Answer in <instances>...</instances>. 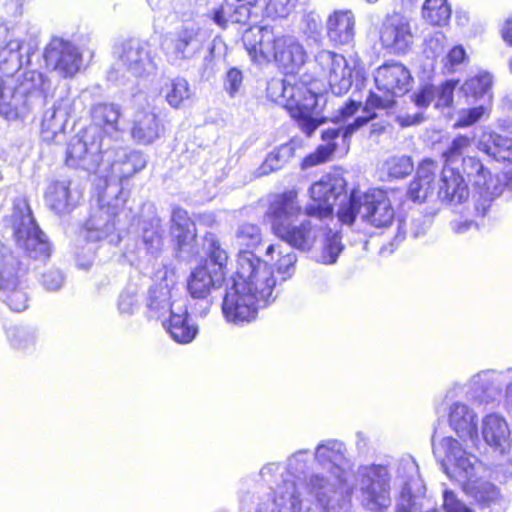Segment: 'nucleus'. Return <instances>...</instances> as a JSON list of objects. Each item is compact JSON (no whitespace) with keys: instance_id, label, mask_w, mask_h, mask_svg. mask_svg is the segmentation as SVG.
Wrapping results in <instances>:
<instances>
[{"instance_id":"obj_31","label":"nucleus","mask_w":512,"mask_h":512,"mask_svg":"<svg viewBox=\"0 0 512 512\" xmlns=\"http://www.w3.org/2000/svg\"><path fill=\"white\" fill-rule=\"evenodd\" d=\"M91 116L93 123L89 127L99 129V138L111 146L117 142L118 119L120 110L117 105L98 103L92 107Z\"/></svg>"},{"instance_id":"obj_49","label":"nucleus","mask_w":512,"mask_h":512,"mask_svg":"<svg viewBox=\"0 0 512 512\" xmlns=\"http://www.w3.org/2000/svg\"><path fill=\"white\" fill-rule=\"evenodd\" d=\"M164 91L167 103L176 109L180 108L192 95L190 85L183 77L172 79L166 84Z\"/></svg>"},{"instance_id":"obj_17","label":"nucleus","mask_w":512,"mask_h":512,"mask_svg":"<svg viewBox=\"0 0 512 512\" xmlns=\"http://www.w3.org/2000/svg\"><path fill=\"white\" fill-rule=\"evenodd\" d=\"M512 383V367L486 369L474 374L468 382L466 395L479 404L499 403L503 391Z\"/></svg>"},{"instance_id":"obj_16","label":"nucleus","mask_w":512,"mask_h":512,"mask_svg":"<svg viewBox=\"0 0 512 512\" xmlns=\"http://www.w3.org/2000/svg\"><path fill=\"white\" fill-rule=\"evenodd\" d=\"M43 75L36 71L26 73L25 81L15 90L7 89L0 98V115L11 121L25 118L32 108V99L41 95Z\"/></svg>"},{"instance_id":"obj_5","label":"nucleus","mask_w":512,"mask_h":512,"mask_svg":"<svg viewBox=\"0 0 512 512\" xmlns=\"http://www.w3.org/2000/svg\"><path fill=\"white\" fill-rule=\"evenodd\" d=\"M259 39L249 42V34L244 36L245 47L255 62H268L274 59L286 73L296 72L306 62L307 54L303 46L293 36L275 38L268 28L258 30Z\"/></svg>"},{"instance_id":"obj_64","label":"nucleus","mask_w":512,"mask_h":512,"mask_svg":"<svg viewBox=\"0 0 512 512\" xmlns=\"http://www.w3.org/2000/svg\"><path fill=\"white\" fill-rule=\"evenodd\" d=\"M242 82V72L239 69L233 67L226 73L224 88L231 97H234L239 92L242 86Z\"/></svg>"},{"instance_id":"obj_62","label":"nucleus","mask_w":512,"mask_h":512,"mask_svg":"<svg viewBox=\"0 0 512 512\" xmlns=\"http://www.w3.org/2000/svg\"><path fill=\"white\" fill-rule=\"evenodd\" d=\"M446 36L443 32H435L426 42L427 57L438 58L445 52Z\"/></svg>"},{"instance_id":"obj_14","label":"nucleus","mask_w":512,"mask_h":512,"mask_svg":"<svg viewBox=\"0 0 512 512\" xmlns=\"http://www.w3.org/2000/svg\"><path fill=\"white\" fill-rule=\"evenodd\" d=\"M346 181L339 174H326L310 187L311 202L305 207L307 217L319 220L329 218L333 214V207L337 200L343 197L340 205L345 203Z\"/></svg>"},{"instance_id":"obj_3","label":"nucleus","mask_w":512,"mask_h":512,"mask_svg":"<svg viewBox=\"0 0 512 512\" xmlns=\"http://www.w3.org/2000/svg\"><path fill=\"white\" fill-rule=\"evenodd\" d=\"M128 194L120 191L112 195L105 191L99 196L97 205L93 206L90 216L80 230L79 241L87 244V249L77 252L88 258L87 264L96 252L97 243L108 240L109 243L119 241L115 235L121 226H125L134 218L132 209L126 206Z\"/></svg>"},{"instance_id":"obj_27","label":"nucleus","mask_w":512,"mask_h":512,"mask_svg":"<svg viewBox=\"0 0 512 512\" xmlns=\"http://www.w3.org/2000/svg\"><path fill=\"white\" fill-rule=\"evenodd\" d=\"M302 207L295 191L277 194L270 201L266 217L271 225L273 234L292 224L300 214Z\"/></svg>"},{"instance_id":"obj_60","label":"nucleus","mask_w":512,"mask_h":512,"mask_svg":"<svg viewBox=\"0 0 512 512\" xmlns=\"http://www.w3.org/2000/svg\"><path fill=\"white\" fill-rule=\"evenodd\" d=\"M298 0H259L266 5L269 14L273 17L284 18L287 17L290 12L296 6Z\"/></svg>"},{"instance_id":"obj_42","label":"nucleus","mask_w":512,"mask_h":512,"mask_svg":"<svg viewBox=\"0 0 512 512\" xmlns=\"http://www.w3.org/2000/svg\"><path fill=\"white\" fill-rule=\"evenodd\" d=\"M70 114L68 99L57 101L52 107L45 110L42 118V133L52 136L62 131Z\"/></svg>"},{"instance_id":"obj_29","label":"nucleus","mask_w":512,"mask_h":512,"mask_svg":"<svg viewBox=\"0 0 512 512\" xmlns=\"http://www.w3.org/2000/svg\"><path fill=\"white\" fill-rule=\"evenodd\" d=\"M468 184L457 167L443 166L438 196L443 203L458 205L469 198Z\"/></svg>"},{"instance_id":"obj_15","label":"nucleus","mask_w":512,"mask_h":512,"mask_svg":"<svg viewBox=\"0 0 512 512\" xmlns=\"http://www.w3.org/2000/svg\"><path fill=\"white\" fill-rule=\"evenodd\" d=\"M116 143H112L109 153L105 155L107 161L110 162L109 172L105 176L107 188L105 191L112 195H119L123 191V187L119 185L137 172L145 168L147 161L142 152L129 150L118 147Z\"/></svg>"},{"instance_id":"obj_41","label":"nucleus","mask_w":512,"mask_h":512,"mask_svg":"<svg viewBox=\"0 0 512 512\" xmlns=\"http://www.w3.org/2000/svg\"><path fill=\"white\" fill-rule=\"evenodd\" d=\"M296 147L294 140L276 147L257 169V176H265L282 169L295 156Z\"/></svg>"},{"instance_id":"obj_58","label":"nucleus","mask_w":512,"mask_h":512,"mask_svg":"<svg viewBox=\"0 0 512 512\" xmlns=\"http://www.w3.org/2000/svg\"><path fill=\"white\" fill-rule=\"evenodd\" d=\"M488 114V108L481 104L476 107H472L469 109H463L459 113V117L457 122L455 123L456 127H468L475 123H477L480 119H482L485 115Z\"/></svg>"},{"instance_id":"obj_50","label":"nucleus","mask_w":512,"mask_h":512,"mask_svg":"<svg viewBox=\"0 0 512 512\" xmlns=\"http://www.w3.org/2000/svg\"><path fill=\"white\" fill-rule=\"evenodd\" d=\"M423 18L432 25H445L451 16L447 0H426L422 7Z\"/></svg>"},{"instance_id":"obj_46","label":"nucleus","mask_w":512,"mask_h":512,"mask_svg":"<svg viewBox=\"0 0 512 512\" xmlns=\"http://www.w3.org/2000/svg\"><path fill=\"white\" fill-rule=\"evenodd\" d=\"M492 75L488 72H481L465 81L462 89L467 96L475 99H483V102L492 100Z\"/></svg>"},{"instance_id":"obj_35","label":"nucleus","mask_w":512,"mask_h":512,"mask_svg":"<svg viewBox=\"0 0 512 512\" xmlns=\"http://www.w3.org/2000/svg\"><path fill=\"white\" fill-rule=\"evenodd\" d=\"M259 0H225L221 7L215 11L213 20L222 28L228 22L245 24L251 16V7Z\"/></svg>"},{"instance_id":"obj_20","label":"nucleus","mask_w":512,"mask_h":512,"mask_svg":"<svg viewBox=\"0 0 512 512\" xmlns=\"http://www.w3.org/2000/svg\"><path fill=\"white\" fill-rule=\"evenodd\" d=\"M119 61L132 75L142 77L156 72L160 57L150 42L131 39L122 45Z\"/></svg>"},{"instance_id":"obj_26","label":"nucleus","mask_w":512,"mask_h":512,"mask_svg":"<svg viewBox=\"0 0 512 512\" xmlns=\"http://www.w3.org/2000/svg\"><path fill=\"white\" fill-rule=\"evenodd\" d=\"M414 35L408 19L400 14L388 16L380 30L382 46L391 53L402 55L408 52L413 44Z\"/></svg>"},{"instance_id":"obj_24","label":"nucleus","mask_w":512,"mask_h":512,"mask_svg":"<svg viewBox=\"0 0 512 512\" xmlns=\"http://www.w3.org/2000/svg\"><path fill=\"white\" fill-rule=\"evenodd\" d=\"M171 233L176 240V257L189 261L199 254L195 223L186 210L174 207L171 214Z\"/></svg>"},{"instance_id":"obj_11","label":"nucleus","mask_w":512,"mask_h":512,"mask_svg":"<svg viewBox=\"0 0 512 512\" xmlns=\"http://www.w3.org/2000/svg\"><path fill=\"white\" fill-rule=\"evenodd\" d=\"M110 145L99 138L97 127H87L72 137L66 151V164L87 172H95L103 157L109 153Z\"/></svg>"},{"instance_id":"obj_4","label":"nucleus","mask_w":512,"mask_h":512,"mask_svg":"<svg viewBox=\"0 0 512 512\" xmlns=\"http://www.w3.org/2000/svg\"><path fill=\"white\" fill-rule=\"evenodd\" d=\"M308 451L299 450L289 457L287 472L281 475L282 481L277 484L274 497L267 498L258 504L256 512H317L310 498L309 479L305 474L308 465Z\"/></svg>"},{"instance_id":"obj_6","label":"nucleus","mask_w":512,"mask_h":512,"mask_svg":"<svg viewBox=\"0 0 512 512\" xmlns=\"http://www.w3.org/2000/svg\"><path fill=\"white\" fill-rule=\"evenodd\" d=\"M337 216L339 221L349 226L360 217L375 228H386L392 224L395 211L383 190L373 189L366 193L353 190L348 200L339 206Z\"/></svg>"},{"instance_id":"obj_1","label":"nucleus","mask_w":512,"mask_h":512,"mask_svg":"<svg viewBox=\"0 0 512 512\" xmlns=\"http://www.w3.org/2000/svg\"><path fill=\"white\" fill-rule=\"evenodd\" d=\"M375 83L377 89L384 93L381 97L370 92L366 105L363 109L364 115L348 123V120L358 111L360 103L350 100L339 110V115L332 120L331 126L323 129L321 138L324 145L318 147L315 154L304 159V166L310 167L325 162L335 152L336 139L341 138L346 145L350 137L361 127L376 117L374 109H390L395 104L394 97L406 94L412 83L410 71L399 62L385 63L377 68L375 72Z\"/></svg>"},{"instance_id":"obj_23","label":"nucleus","mask_w":512,"mask_h":512,"mask_svg":"<svg viewBox=\"0 0 512 512\" xmlns=\"http://www.w3.org/2000/svg\"><path fill=\"white\" fill-rule=\"evenodd\" d=\"M47 67L62 77H72L82 65V56L78 48L69 41L55 37L47 45L44 53Z\"/></svg>"},{"instance_id":"obj_45","label":"nucleus","mask_w":512,"mask_h":512,"mask_svg":"<svg viewBox=\"0 0 512 512\" xmlns=\"http://www.w3.org/2000/svg\"><path fill=\"white\" fill-rule=\"evenodd\" d=\"M8 338L12 347L23 353H30L36 349L38 334L30 326H14L8 330Z\"/></svg>"},{"instance_id":"obj_19","label":"nucleus","mask_w":512,"mask_h":512,"mask_svg":"<svg viewBox=\"0 0 512 512\" xmlns=\"http://www.w3.org/2000/svg\"><path fill=\"white\" fill-rule=\"evenodd\" d=\"M204 44L203 34L199 28L183 27L171 33L161 41V48L167 61L172 65H180L196 57Z\"/></svg>"},{"instance_id":"obj_47","label":"nucleus","mask_w":512,"mask_h":512,"mask_svg":"<svg viewBox=\"0 0 512 512\" xmlns=\"http://www.w3.org/2000/svg\"><path fill=\"white\" fill-rule=\"evenodd\" d=\"M204 246L207 250V259L204 266H209L214 271L225 272L228 255L227 252L221 247L217 237L212 234H206L204 238Z\"/></svg>"},{"instance_id":"obj_44","label":"nucleus","mask_w":512,"mask_h":512,"mask_svg":"<svg viewBox=\"0 0 512 512\" xmlns=\"http://www.w3.org/2000/svg\"><path fill=\"white\" fill-rule=\"evenodd\" d=\"M292 90L293 88H287L283 85V96L290 97L296 106V110L292 112V117L295 118L299 129L307 136H311L323 122L322 120L311 117L309 114V108L316 102L315 97H310L311 103L301 104L300 101L295 99V96L290 93Z\"/></svg>"},{"instance_id":"obj_53","label":"nucleus","mask_w":512,"mask_h":512,"mask_svg":"<svg viewBox=\"0 0 512 512\" xmlns=\"http://www.w3.org/2000/svg\"><path fill=\"white\" fill-rule=\"evenodd\" d=\"M261 240L262 234L256 224L244 223L238 227L236 241L240 247L253 249L258 246Z\"/></svg>"},{"instance_id":"obj_12","label":"nucleus","mask_w":512,"mask_h":512,"mask_svg":"<svg viewBox=\"0 0 512 512\" xmlns=\"http://www.w3.org/2000/svg\"><path fill=\"white\" fill-rule=\"evenodd\" d=\"M461 166V174L466 176L479 194L475 201L477 213L482 217L487 216L491 212L492 202L503 193L502 183L477 157H463Z\"/></svg>"},{"instance_id":"obj_28","label":"nucleus","mask_w":512,"mask_h":512,"mask_svg":"<svg viewBox=\"0 0 512 512\" xmlns=\"http://www.w3.org/2000/svg\"><path fill=\"white\" fill-rule=\"evenodd\" d=\"M319 220L315 217H308L299 224H290L274 235L281 241L289 245L288 248H294L302 252L310 251L315 245L322 227Z\"/></svg>"},{"instance_id":"obj_56","label":"nucleus","mask_w":512,"mask_h":512,"mask_svg":"<svg viewBox=\"0 0 512 512\" xmlns=\"http://www.w3.org/2000/svg\"><path fill=\"white\" fill-rule=\"evenodd\" d=\"M343 250L341 237L338 233H332L327 236L323 248L322 260L326 264H333L336 262L339 254Z\"/></svg>"},{"instance_id":"obj_38","label":"nucleus","mask_w":512,"mask_h":512,"mask_svg":"<svg viewBox=\"0 0 512 512\" xmlns=\"http://www.w3.org/2000/svg\"><path fill=\"white\" fill-rule=\"evenodd\" d=\"M477 147L497 161L512 162V139L496 132H484Z\"/></svg>"},{"instance_id":"obj_34","label":"nucleus","mask_w":512,"mask_h":512,"mask_svg":"<svg viewBox=\"0 0 512 512\" xmlns=\"http://www.w3.org/2000/svg\"><path fill=\"white\" fill-rule=\"evenodd\" d=\"M449 424L464 441L477 438V415L466 404L455 402L450 406Z\"/></svg>"},{"instance_id":"obj_55","label":"nucleus","mask_w":512,"mask_h":512,"mask_svg":"<svg viewBox=\"0 0 512 512\" xmlns=\"http://www.w3.org/2000/svg\"><path fill=\"white\" fill-rule=\"evenodd\" d=\"M468 61L466 51L462 45L452 47L442 58L443 67L447 72H455L459 66Z\"/></svg>"},{"instance_id":"obj_54","label":"nucleus","mask_w":512,"mask_h":512,"mask_svg":"<svg viewBox=\"0 0 512 512\" xmlns=\"http://www.w3.org/2000/svg\"><path fill=\"white\" fill-rule=\"evenodd\" d=\"M457 85H458V81L447 80V81L443 82L441 85L435 86V90H436L435 107L436 108H447L452 105L453 98H454V90Z\"/></svg>"},{"instance_id":"obj_8","label":"nucleus","mask_w":512,"mask_h":512,"mask_svg":"<svg viewBox=\"0 0 512 512\" xmlns=\"http://www.w3.org/2000/svg\"><path fill=\"white\" fill-rule=\"evenodd\" d=\"M392 476L387 466L369 465L358 467L355 486L362 506L371 512H384L391 505Z\"/></svg>"},{"instance_id":"obj_48","label":"nucleus","mask_w":512,"mask_h":512,"mask_svg":"<svg viewBox=\"0 0 512 512\" xmlns=\"http://www.w3.org/2000/svg\"><path fill=\"white\" fill-rule=\"evenodd\" d=\"M274 253L278 255L277 271L282 275V280H286L294 273L297 255L291 248L286 247L283 249L281 244H271L267 247L266 255L272 256Z\"/></svg>"},{"instance_id":"obj_30","label":"nucleus","mask_w":512,"mask_h":512,"mask_svg":"<svg viewBox=\"0 0 512 512\" xmlns=\"http://www.w3.org/2000/svg\"><path fill=\"white\" fill-rule=\"evenodd\" d=\"M355 15L351 10H335L326 21L329 40L337 45H350L355 38Z\"/></svg>"},{"instance_id":"obj_18","label":"nucleus","mask_w":512,"mask_h":512,"mask_svg":"<svg viewBox=\"0 0 512 512\" xmlns=\"http://www.w3.org/2000/svg\"><path fill=\"white\" fill-rule=\"evenodd\" d=\"M243 282L233 280L227 287L222 302V312L228 322L241 324L255 319L257 310L263 302L253 293L246 290Z\"/></svg>"},{"instance_id":"obj_57","label":"nucleus","mask_w":512,"mask_h":512,"mask_svg":"<svg viewBox=\"0 0 512 512\" xmlns=\"http://www.w3.org/2000/svg\"><path fill=\"white\" fill-rule=\"evenodd\" d=\"M118 311L123 316H131L138 309V298L134 288L125 289L118 298Z\"/></svg>"},{"instance_id":"obj_51","label":"nucleus","mask_w":512,"mask_h":512,"mask_svg":"<svg viewBox=\"0 0 512 512\" xmlns=\"http://www.w3.org/2000/svg\"><path fill=\"white\" fill-rule=\"evenodd\" d=\"M383 169L387 172L389 178L402 179L412 173L414 164L409 156H392L384 162Z\"/></svg>"},{"instance_id":"obj_61","label":"nucleus","mask_w":512,"mask_h":512,"mask_svg":"<svg viewBox=\"0 0 512 512\" xmlns=\"http://www.w3.org/2000/svg\"><path fill=\"white\" fill-rule=\"evenodd\" d=\"M433 190V185H428L415 177L408 187L407 195L409 199L414 202H423L433 192Z\"/></svg>"},{"instance_id":"obj_13","label":"nucleus","mask_w":512,"mask_h":512,"mask_svg":"<svg viewBox=\"0 0 512 512\" xmlns=\"http://www.w3.org/2000/svg\"><path fill=\"white\" fill-rule=\"evenodd\" d=\"M25 273L20 261L10 249L0 243V298L16 312L27 308L28 296L22 286Z\"/></svg>"},{"instance_id":"obj_2","label":"nucleus","mask_w":512,"mask_h":512,"mask_svg":"<svg viewBox=\"0 0 512 512\" xmlns=\"http://www.w3.org/2000/svg\"><path fill=\"white\" fill-rule=\"evenodd\" d=\"M346 447L343 442L328 439L320 442L314 452V459L319 466L327 471L312 474L309 477L310 492L318 506L324 511L333 510L343 500L344 495L349 496L351 491L346 486L345 463Z\"/></svg>"},{"instance_id":"obj_43","label":"nucleus","mask_w":512,"mask_h":512,"mask_svg":"<svg viewBox=\"0 0 512 512\" xmlns=\"http://www.w3.org/2000/svg\"><path fill=\"white\" fill-rule=\"evenodd\" d=\"M465 489L472 493L480 506L489 508L491 512H503L506 509L505 499L492 483L484 482L477 486L465 487Z\"/></svg>"},{"instance_id":"obj_7","label":"nucleus","mask_w":512,"mask_h":512,"mask_svg":"<svg viewBox=\"0 0 512 512\" xmlns=\"http://www.w3.org/2000/svg\"><path fill=\"white\" fill-rule=\"evenodd\" d=\"M9 221L17 245L28 257L40 261H46L50 257L51 244L38 227L25 198L14 200Z\"/></svg>"},{"instance_id":"obj_39","label":"nucleus","mask_w":512,"mask_h":512,"mask_svg":"<svg viewBox=\"0 0 512 512\" xmlns=\"http://www.w3.org/2000/svg\"><path fill=\"white\" fill-rule=\"evenodd\" d=\"M146 306L150 316L155 318H160L168 312L171 314V310H177L171 303V289L166 279L149 288Z\"/></svg>"},{"instance_id":"obj_9","label":"nucleus","mask_w":512,"mask_h":512,"mask_svg":"<svg viewBox=\"0 0 512 512\" xmlns=\"http://www.w3.org/2000/svg\"><path fill=\"white\" fill-rule=\"evenodd\" d=\"M234 280L243 282L246 290L257 296L263 306L277 298L276 279L271 266L250 251L239 253Z\"/></svg>"},{"instance_id":"obj_36","label":"nucleus","mask_w":512,"mask_h":512,"mask_svg":"<svg viewBox=\"0 0 512 512\" xmlns=\"http://www.w3.org/2000/svg\"><path fill=\"white\" fill-rule=\"evenodd\" d=\"M164 127L153 112H138L132 127V136L140 144H150L160 137Z\"/></svg>"},{"instance_id":"obj_25","label":"nucleus","mask_w":512,"mask_h":512,"mask_svg":"<svg viewBox=\"0 0 512 512\" xmlns=\"http://www.w3.org/2000/svg\"><path fill=\"white\" fill-rule=\"evenodd\" d=\"M225 279V272L214 271L209 266L199 265L194 268L187 278V291L193 299L203 301V307L197 313L205 316L210 307L209 295L215 289L222 286Z\"/></svg>"},{"instance_id":"obj_63","label":"nucleus","mask_w":512,"mask_h":512,"mask_svg":"<svg viewBox=\"0 0 512 512\" xmlns=\"http://www.w3.org/2000/svg\"><path fill=\"white\" fill-rule=\"evenodd\" d=\"M437 171V163L431 159H425L418 166L416 177L426 184L434 186Z\"/></svg>"},{"instance_id":"obj_33","label":"nucleus","mask_w":512,"mask_h":512,"mask_svg":"<svg viewBox=\"0 0 512 512\" xmlns=\"http://www.w3.org/2000/svg\"><path fill=\"white\" fill-rule=\"evenodd\" d=\"M482 436L487 445L499 453L510 446V430L504 417L492 413L482 421Z\"/></svg>"},{"instance_id":"obj_40","label":"nucleus","mask_w":512,"mask_h":512,"mask_svg":"<svg viewBox=\"0 0 512 512\" xmlns=\"http://www.w3.org/2000/svg\"><path fill=\"white\" fill-rule=\"evenodd\" d=\"M140 229L142 242L147 252L152 255L158 254L164 244V229L161 224V219L152 211L150 218L141 221Z\"/></svg>"},{"instance_id":"obj_22","label":"nucleus","mask_w":512,"mask_h":512,"mask_svg":"<svg viewBox=\"0 0 512 512\" xmlns=\"http://www.w3.org/2000/svg\"><path fill=\"white\" fill-rule=\"evenodd\" d=\"M397 474L402 479L397 512H421L419 499L424 494V486L415 460L410 458L401 460Z\"/></svg>"},{"instance_id":"obj_37","label":"nucleus","mask_w":512,"mask_h":512,"mask_svg":"<svg viewBox=\"0 0 512 512\" xmlns=\"http://www.w3.org/2000/svg\"><path fill=\"white\" fill-rule=\"evenodd\" d=\"M163 326L174 341L182 344L190 343L198 333L197 327L189 323L186 308L171 310L170 317L163 322Z\"/></svg>"},{"instance_id":"obj_10","label":"nucleus","mask_w":512,"mask_h":512,"mask_svg":"<svg viewBox=\"0 0 512 512\" xmlns=\"http://www.w3.org/2000/svg\"><path fill=\"white\" fill-rule=\"evenodd\" d=\"M433 453L441 461L445 473L455 481L461 483L464 488L470 486V482L480 469L477 457L467 453L460 443L452 437H443L439 443L432 438Z\"/></svg>"},{"instance_id":"obj_21","label":"nucleus","mask_w":512,"mask_h":512,"mask_svg":"<svg viewBox=\"0 0 512 512\" xmlns=\"http://www.w3.org/2000/svg\"><path fill=\"white\" fill-rule=\"evenodd\" d=\"M315 63L322 77L328 80L333 94L342 95L348 92L353 83V71L343 55L321 50L315 56Z\"/></svg>"},{"instance_id":"obj_52","label":"nucleus","mask_w":512,"mask_h":512,"mask_svg":"<svg viewBox=\"0 0 512 512\" xmlns=\"http://www.w3.org/2000/svg\"><path fill=\"white\" fill-rule=\"evenodd\" d=\"M471 146V139L468 136L458 135L455 137L448 148L443 152L444 166L455 167L463 153Z\"/></svg>"},{"instance_id":"obj_32","label":"nucleus","mask_w":512,"mask_h":512,"mask_svg":"<svg viewBox=\"0 0 512 512\" xmlns=\"http://www.w3.org/2000/svg\"><path fill=\"white\" fill-rule=\"evenodd\" d=\"M71 181L67 178L52 182L45 193V201L57 214L69 212L79 199V193L72 190Z\"/></svg>"},{"instance_id":"obj_59","label":"nucleus","mask_w":512,"mask_h":512,"mask_svg":"<svg viewBox=\"0 0 512 512\" xmlns=\"http://www.w3.org/2000/svg\"><path fill=\"white\" fill-rule=\"evenodd\" d=\"M0 58L7 60L8 58L15 61L17 64H21L23 49V42L18 38H10L8 41L0 39Z\"/></svg>"}]
</instances>
